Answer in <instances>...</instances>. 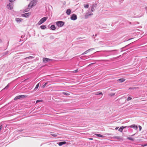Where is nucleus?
I'll return each mask as SVG.
<instances>
[{
  "instance_id": "nucleus-39",
  "label": "nucleus",
  "mask_w": 147,
  "mask_h": 147,
  "mask_svg": "<svg viewBox=\"0 0 147 147\" xmlns=\"http://www.w3.org/2000/svg\"><path fill=\"white\" fill-rule=\"evenodd\" d=\"M29 59V58H28V57H27L25 58H24V59Z\"/></svg>"
},
{
  "instance_id": "nucleus-35",
  "label": "nucleus",
  "mask_w": 147,
  "mask_h": 147,
  "mask_svg": "<svg viewBox=\"0 0 147 147\" xmlns=\"http://www.w3.org/2000/svg\"><path fill=\"white\" fill-rule=\"evenodd\" d=\"M78 71V69L74 71V73H76Z\"/></svg>"
},
{
  "instance_id": "nucleus-18",
  "label": "nucleus",
  "mask_w": 147,
  "mask_h": 147,
  "mask_svg": "<svg viewBox=\"0 0 147 147\" xmlns=\"http://www.w3.org/2000/svg\"><path fill=\"white\" fill-rule=\"evenodd\" d=\"M39 83H38L36 85V87H35V88H34V91H35L37 90V89H38V87H39Z\"/></svg>"
},
{
  "instance_id": "nucleus-22",
  "label": "nucleus",
  "mask_w": 147,
  "mask_h": 147,
  "mask_svg": "<svg viewBox=\"0 0 147 147\" xmlns=\"http://www.w3.org/2000/svg\"><path fill=\"white\" fill-rule=\"evenodd\" d=\"M136 89H139V88L138 87H134L130 88H129V89H131V90H134Z\"/></svg>"
},
{
  "instance_id": "nucleus-27",
  "label": "nucleus",
  "mask_w": 147,
  "mask_h": 147,
  "mask_svg": "<svg viewBox=\"0 0 147 147\" xmlns=\"http://www.w3.org/2000/svg\"><path fill=\"white\" fill-rule=\"evenodd\" d=\"M16 0H9V1L10 3H14Z\"/></svg>"
},
{
  "instance_id": "nucleus-1",
  "label": "nucleus",
  "mask_w": 147,
  "mask_h": 147,
  "mask_svg": "<svg viewBox=\"0 0 147 147\" xmlns=\"http://www.w3.org/2000/svg\"><path fill=\"white\" fill-rule=\"evenodd\" d=\"M37 2V1L36 0H33L28 5V8L29 9L31 8L33 6L35 5Z\"/></svg>"
},
{
  "instance_id": "nucleus-10",
  "label": "nucleus",
  "mask_w": 147,
  "mask_h": 147,
  "mask_svg": "<svg viewBox=\"0 0 147 147\" xmlns=\"http://www.w3.org/2000/svg\"><path fill=\"white\" fill-rule=\"evenodd\" d=\"M15 20L17 22L20 23L23 20V19L22 18H16L15 19Z\"/></svg>"
},
{
  "instance_id": "nucleus-29",
  "label": "nucleus",
  "mask_w": 147,
  "mask_h": 147,
  "mask_svg": "<svg viewBox=\"0 0 147 147\" xmlns=\"http://www.w3.org/2000/svg\"><path fill=\"white\" fill-rule=\"evenodd\" d=\"M132 99V98H131L130 97H128L127 98V100L129 101Z\"/></svg>"
},
{
  "instance_id": "nucleus-37",
  "label": "nucleus",
  "mask_w": 147,
  "mask_h": 147,
  "mask_svg": "<svg viewBox=\"0 0 147 147\" xmlns=\"http://www.w3.org/2000/svg\"><path fill=\"white\" fill-rule=\"evenodd\" d=\"M98 94H99V95H103L102 93V92H100L98 93Z\"/></svg>"
},
{
  "instance_id": "nucleus-11",
  "label": "nucleus",
  "mask_w": 147,
  "mask_h": 147,
  "mask_svg": "<svg viewBox=\"0 0 147 147\" xmlns=\"http://www.w3.org/2000/svg\"><path fill=\"white\" fill-rule=\"evenodd\" d=\"M24 97V96L22 95H19L17 96L14 98L15 100H17L18 99H20L21 98H23Z\"/></svg>"
},
{
  "instance_id": "nucleus-47",
  "label": "nucleus",
  "mask_w": 147,
  "mask_h": 147,
  "mask_svg": "<svg viewBox=\"0 0 147 147\" xmlns=\"http://www.w3.org/2000/svg\"><path fill=\"white\" fill-rule=\"evenodd\" d=\"M146 58H147V57H146Z\"/></svg>"
},
{
  "instance_id": "nucleus-45",
  "label": "nucleus",
  "mask_w": 147,
  "mask_h": 147,
  "mask_svg": "<svg viewBox=\"0 0 147 147\" xmlns=\"http://www.w3.org/2000/svg\"><path fill=\"white\" fill-rule=\"evenodd\" d=\"M146 10H147V7H146Z\"/></svg>"
},
{
  "instance_id": "nucleus-19",
  "label": "nucleus",
  "mask_w": 147,
  "mask_h": 147,
  "mask_svg": "<svg viewBox=\"0 0 147 147\" xmlns=\"http://www.w3.org/2000/svg\"><path fill=\"white\" fill-rule=\"evenodd\" d=\"M97 136L99 137L100 138H104V136L101 135V134H95Z\"/></svg>"
},
{
  "instance_id": "nucleus-42",
  "label": "nucleus",
  "mask_w": 147,
  "mask_h": 147,
  "mask_svg": "<svg viewBox=\"0 0 147 147\" xmlns=\"http://www.w3.org/2000/svg\"><path fill=\"white\" fill-rule=\"evenodd\" d=\"M135 134H134L132 135H131V136H134L135 135Z\"/></svg>"
},
{
  "instance_id": "nucleus-28",
  "label": "nucleus",
  "mask_w": 147,
  "mask_h": 147,
  "mask_svg": "<svg viewBox=\"0 0 147 147\" xmlns=\"http://www.w3.org/2000/svg\"><path fill=\"white\" fill-rule=\"evenodd\" d=\"M47 82H46L42 86V87L43 88H44L45 86H46V85H47Z\"/></svg>"
},
{
  "instance_id": "nucleus-4",
  "label": "nucleus",
  "mask_w": 147,
  "mask_h": 147,
  "mask_svg": "<svg viewBox=\"0 0 147 147\" xmlns=\"http://www.w3.org/2000/svg\"><path fill=\"white\" fill-rule=\"evenodd\" d=\"M7 7L8 9L11 10L13 8V4L9 3L7 5Z\"/></svg>"
},
{
  "instance_id": "nucleus-33",
  "label": "nucleus",
  "mask_w": 147,
  "mask_h": 147,
  "mask_svg": "<svg viewBox=\"0 0 147 147\" xmlns=\"http://www.w3.org/2000/svg\"><path fill=\"white\" fill-rule=\"evenodd\" d=\"M139 130L140 131H141L142 129V127L141 126H140V125H139Z\"/></svg>"
},
{
  "instance_id": "nucleus-30",
  "label": "nucleus",
  "mask_w": 147,
  "mask_h": 147,
  "mask_svg": "<svg viewBox=\"0 0 147 147\" xmlns=\"http://www.w3.org/2000/svg\"><path fill=\"white\" fill-rule=\"evenodd\" d=\"M51 135H52L53 136H54V137H57V135L56 134H51Z\"/></svg>"
},
{
  "instance_id": "nucleus-44",
  "label": "nucleus",
  "mask_w": 147,
  "mask_h": 147,
  "mask_svg": "<svg viewBox=\"0 0 147 147\" xmlns=\"http://www.w3.org/2000/svg\"><path fill=\"white\" fill-rule=\"evenodd\" d=\"M94 63H92L90 64V65H91L92 64H94Z\"/></svg>"
},
{
  "instance_id": "nucleus-2",
  "label": "nucleus",
  "mask_w": 147,
  "mask_h": 147,
  "mask_svg": "<svg viewBox=\"0 0 147 147\" xmlns=\"http://www.w3.org/2000/svg\"><path fill=\"white\" fill-rule=\"evenodd\" d=\"M48 18L47 17H44L40 20L39 21L38 23L39 25H40L44 23Z\"/></svg>"
},
{
  "instance_id": "nucleus-6",
  "label": "nucleus",
  "mask_w": 147,
  "mask_h": 147,
  "mask_svg": "<svg viewBox=\"0 0 147 147\" xmlns=\"http://www.w3.org/2000/svg\"><path fill=\"white\" fill-rule=\"evenodd\" d=\"M70 18L72 20H75L77 18V16L76 15L73 14L71 16Z\"/></svg>"
},
{
  "instance_id": "nucleus-13",
  "label": "nucleus",
  "mask_w": 147,
  "mask_h": 147,
  "mask_svg": "<svg viewBox=\"0 0 147 147\" xmlns=\"http://www.w3.org/2000/svg\"><path fill=\"white\" fill-rule=\"evenodd\" d=\"M71 12V11L70 9H68L66 11V14L68 15H69L70 14Z\"/></svg>"
},
{
  "instance_id": "nucleus-15",
  "label": "nucleus",
  "mask_w": 147,
  "mask_h": 147,
  "mask_svg": "<svg viewBox=\"0 0 147 147\" xmlns=\"http://www.w3.org/2000/svg\"><path fill=\"white\" fill-rule=\"evenodd\" d=\"M94 49V48L90 49L86 51L85 52H85V53L86 54V53H88L89 52H90L91 51H92V50Z\"/></svg>"
},
{
  "instance_id": "nucleus-3",
  "label": "nucleus",
  "mask_w": 147,
  "mask_h": 147,
  "mask_svg": "<svg viewBox=\"0 0 147 147\" xmlns=\"http://www.w3.org/2000/svg\"><path fill=\"white\" fill-rule=\"evenodd\" d=\"M56 23L57 25L59 27H62L64 24V22L61 21L57 22Z\"/></svg>"
},
{
  "instance_id": "nucleus-46",
  "label": "nucleus",
  "mask_w": 147,
  "mask_h": 147,
  "mask_svg": "<svg viewBox=\"0 0 147 147\" xmlns=\"http://www.w3.org/2000/svg\"><path fill=\"white\" fill-rule=\"evenodd\" d=\"M22 130H20V131H22Z\"/></svg>"
},
{
  "instance_id": "nucleus-14",
  "label": "nucleus",
  "mask_w": 147,
  "mask_h": 147,
  "mask_svg": "<svg viewBox=\"0 0 147 147\" xmlns=\"http://www.w3.org/2000/svg\"><path fill=\"white\" fill-rule=\"evenodd\" d=\"M66 142L64 141V142H59L58 144L59 146H61L63 144H66Z\"/></svg>"
},
{
  "instance_id": "nucleus-32",
  "label": "nucleus",
  "mask_w": 147,
  "mask_h": 147,
  "mask_svg": "<svg viewBox=\"0 0 147 147\" xmlns=\"http://www.w3.org/2000/svg\"><path fill=\"white\" fill-rule=\"evenodd\" d=\"M9 84L5 87V88H4V89H6V88H8V87H9Z\"/></svg>"
},
{
  "instance_id": "nucleus-24",
  "label": "nucleus",
  "mask_w": 147,
  "mask_h": 147,
  "mask_svg": "<svg viewBox=\"0 0 147 147\" xmlns=\"http://www.w3.org/2000/svg\"><path fill=\"white\" fill-rule=\"evenodd\" d=\"M115 94V93H111L109 94V95L110 96H114Z\"/></svg>"
},
{
  "instance_id": "nucleus-41",
  "label": "nucleus",
  "mask_w": 147,
  "mask_h": 147,
  "mask_svg": "<svg viewBox=\"0 0 147 147\" xmlns=\"http://www.w3.org/2000/svg\"><path fill=\"white\" fill-rule=\"evenodd\" d=\"M118 127H116V128H115V129L117 130V129H118Z\"/></svg>"
},
{
  "instance_id": "nucleus-23",
  "label": "nucleus",
  "mask_w": 147,
  "mask_h": 147,
  "mask_svg": "<svg viewBox=\"0 0 147 147\" xmlns=\"http://www.w3.org/2000/svg\"><path fill=\"white\" fill-rule=\"evenodd\" d=\"M127 139H128V140H131V141H133L134 140V139L133 138H131L128 137L127 138Z\"/></svg>"
},
{
  "instance_id": "nucleus-31",
  "label": "nucleus",
  "mask_w": 147,
  "mask_h": 147,
  "mask_svg": "<svg viewBox=\"0 0 147 147\" xmlns=\"http://www.w3.org/2000/svg\"><path fill=\"white\" fill-rule=\"evenodd\" d=\"M42 100H37L36 101V103H38V102H42Z\"/></svg>"
},
{
  "instance_id": "nucleus-17",
  "label": "nucleus",
  "mask_w": 147,
  "mask_h": 147,
  "mask_svg": "<svg viewBox=\"0 0 147 147\" xmlns=\"http://www.w3.org/2000/svg\"><path fill=\"white\" fill-rule=\"evenodd\" d=\"M51 28L52 30H55L56 28L54 25H52L51 26Z\"/></svg>"
},
{
  "instance_id": "nucleus-43",
  "label": "nucleus",
  "mask_w": 147,
  "mask_h": 147,
  "mask_svg": "<svg viewBox=\"0 0 147 147\" xmlns=\"http://www.w3.org/2000/svg\"><path fill=\"white\" fill-rule=\"evenodd\" d=\"M89 139L90 140H92L93 139L92 138H89Z\"/></svg>"
},
{
  "instance_id": "nucleus-36",
  "label": "nucleus",
  "mask_w": 147,
  "mask_h": 147,
  "mask_svg": "<svg viewBox=\"0 0 147 147\" xmlns=\"http://www.w3.org/2000/svg\"><path fill=\"white\" fill-rule=\"evenodd\" d=\"M117 51L116 50H111V51H108V52H111V51Z\"/></svg>"
},
{
  "instance_id": "nucleus-38",
  "label": "nucleus",
  "mask_w": 147,
  "mask_h": 147,
  "mask_svg": "<svg viewBox=\"0 0 147 147\" xmlns=\"http://www.w3.org/2000/svg\"><path fill=\"white\" fill-rule=\"evenodd\" d=\"M99 93V92H98L96 94H95V95H99V94H98Z\"/></svg>"
},
{
  "instance_id": "nucleus-21",
  "label": "nucleus",
  "mask_w": 147,
  "mask_h": 147,
  "mask_svg": "<svg viewBox=\"0 0 147 147\" xmlns=\"http://www.w3.org/2000/svg\"><path fill=\"white\" fill-rule=\"evenodd\" d=\"M62 93L66 95H70V94L69 92H63Z\"/></svg>"
},
{
  "instance_id": "nucleus-34",
  "label": "nucleus",
  "mask_w": 147,
  "mask_h": 147,
  "mask_svg": "<svg viewBox=\"0 0 147 147\" xmlns=\"http://www.w3.org/2000/svg\"><path fill=\"white\" fill-rule=\"evenodd\" d=\"M34 57H32V56H30V57H28V58H29V59H32V58H33Z\"/></svg>"
},
{
  "instance_id": "nucleus-40",
  "label": "nucleus",
  "mask_w": 147,
  "mask_h": 147,
  "mask_svg": "<svg viewBox=\"0 0 147 147\" xmlns=\"http://www.w3.org/2000/svg\"><path fill=\"white\" fill-rule=\"evenodd\" d=\"M86 54L85 53V52H84V53H82V55H84V54Z\"/></svg>"
},
{
  "instance_id": "nucleus-25",
  "label": "nucleus",
  "mask_w": 147,
  "mask_h": 147,
  "mask_svg": "<svg viewBox=\"0 0 147 147\" xmlns=\"http://www.w3.org/2000/svg\"><path fill=\"white\" fill-rule=\"evenodd\" d=\"M89 7V5L88 4H87L86 5H84V7L85 8H88Z\"/></svg>"
},
{
  "instance_id": "nucleus-8",
  "label": "nucleus",
  "mask_w": 147,
  "mask_h": 147,
  "mask_svg": "<svg viewBox=\"0 0 147 147\" xmlns=\"http://www.w3.org/2000/svg\"><path fill=\"white\" fill-rule=\"evenodd\" d=\"M129 127L134 128L135 130H137L138 128L137 126L136 125L134 124H133L130 126H128L127 128Z\"/></svg>"
},
{
  "instance_id": "nucleus-9",
  "label": "nucleus",
  "mask_w": 147,
  "mask_h": 147,
  "mask_svg": "<svg viewBox=\"0 0 147 147\" xmlns=\"http://www.w3.org/2000/svg\"><path fill=\"white\" fill-rule=\"evenodd\" d=\"M30 15V13H25L24 14H22V16L23 17H24L26 18L28 17Z\"/></svg>"
},
{
  "instance_id": "nucleus-7",
  "label": "nucleus",
  "mask_w": 147,
  "mask_h": 147,
  "mask_svg": "<svg viewBox=\"0 0 147 147\" xmlns=\"http://www.w3.org/2000/svg\"><path fill=\"white\" fill-rule=\"evenodd\" d=\"M93 15V13H86L85 16L84 18L85 19H87Z\"/></svg>"
},
{
  "instance_id": "nucleus-16",
  "label": "nucleus",
  "mask_w": 147,
  "mask_h": 147,
  "mask_svg": "<svg viewBox=\"0 0 147 147\" xmlns=\"http://www.w3.org/2000/svg\"><path fill=\"white\" fill-rule=\"evenodd\" d=\"M125 80L124 78H121L118 79L117 81L120 82H122L125 81Z\"/></svg>"
},
{
  "instance_id": "nucleus-12",
  "label": "nucleus",
  "mask_w": 147,
  "mask_h": 147,
  "mask_svg": "<svg viewBox=\"0 0 147 147\" xmlns=\"http://www.w3.org/2000/svg\"><path fill=\"white\" fill-rule=\"evenodd\" d=\"M128 126H126L125 127L122 126L120 127V128L118 129L119 131L122 132L123 129L127 128Z\"/></svg>"
},
{
  "instance_id": "nucleus-26",
  "label": "nucleus",
  "mask_w": 147,
  "mask_h": 147,
  "mask_svg": "<svg viewBox=\"0 0 147 147\" xmlns=\"http://www.w3.org/2000/svg\"><path fill=\"white\" fill-rule=\"evenodd\" d=\"M91 10L92 11H93L94 10V9L93 7H91Z\"/></svg>"
},
{
  "instance_id": "nucleus-5",
  "label": "nucleus",
  "mask_w": 147,
  "mask_h": 147,
  "mask_svg": "<svg viewBox=\"0 0 147 147\" xmlns=\"http://www.w3.org/2000/svg\"><path fill=\"white\" fill-rule=\"evenodd\" d=\"M52 60L51 59L46 58H43V59H42L43 62L45 63H47V62L49 61H51Z\"/></svg>"
},
{
  "instance_id": "nucleus-20",
  "label": "nucleus",
  "mask_w": 147,
  "mask_h": 147,
  "mask_svg": "<svg viewBox=\"0 0 147 147\" xmlns=\"http://www.w3.org/2000/svg\"><path fill=\"white\" fill-rule=\"evenodd\" d=\"M40 27L42 29H44L46 28V26L45 25H42L40 26Z\"/></svg>"
}]
</instances>
